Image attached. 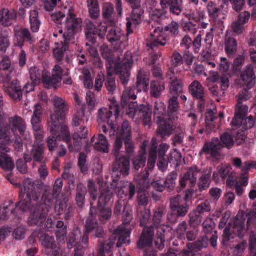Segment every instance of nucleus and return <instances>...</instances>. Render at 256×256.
<instances>
[{
	"instance_id": "nucleus-1",
	"label": "nucleus",
	"mask_w": 256,
	"mask_h": 256,
	"mask_svg": "<svg viewBox=\"0 0 256 256\" xmlns=\"http://www.w3.org/2000/svg\"><path fill=\"white\" fill-rule=\"evenodd\" d=\"M6 120V114H0V151L10 152L9 146L12 143V132L15 136H24L26 125L24 120L17 115L10 118L8 123L4 124Z\"/></svg>"
},
{
	"instance_id": "nucleus-2",
	"label": "nucleus",
	"mask_w": 256,
	"mask_h": 256,
	"mask_svg": "<svg viewBox=\"0 0 256 256\" xmlns=\"http://www.w3.org/2000/svg\"><path fill=\"white\" fill-rule=\"evenodd\" d=\"M44 194L50 195V190L42 182L35 183L30 179H26L24 182V188L20 191L19 197L20 200L16 204V207L24 212L31 210L34 206L32 200L37 201Z\"/></svg>"
},
{
	"instance_id": "nucleus-3",
	"label": "nucleus",
	"mask_w": 256,
	"mask_h": 256,
	"mask_svg": "<svg viewBox=\"0 0 256 256\" xmlns=\"http://www.w3.org/2000/svg\"><path fill=\"white\" fill-rule=\"evenodd\" d=\"M52 20L57 24H63L64 32V38L66 42L75 40V34L81 27L82 20L76 18L72 12L66 14L64 12H59L51 14Z\"/></svg>"
},
{
	"instance_id": "nucleus-4",
	"label": "nucleus",
	"mask_w": 256,
	"mask_h": 256,
	"mask_svg": "<svg viewBox=\"0 0 256 256\" xmlns=\"http://www.w3.org/2000/svg\"><path fill=\"white\" fill-rule=\"evenodd\" d=\"M48 196V194H43L40 202L36 204L32 209L28 219L30 226H42L46 222L52 204V200Z\"/></svg>"
},
{
	"instance_id": "nucleus-5",
	"label": "nucleus",
	"mask_w": 256,
	"mask_h": 256,
	"mask_svg": "<svg viewBox=\"0 0 256 256\" xmlns=\"http://www.w3.org/2000/svg\"><path fill=\"white\" fill-rule=\"evenodd\" d=\"M170 214L168 216V221L172 224H176L178 218L184 217L190 210V206L186 202H182L181 196L176 195L170 199Z\"/></svg>"
},
{
	"instance_id": "nucleus-6",
	"label": "nucleus",
	"mask_w": 256,
	"mask_h": 256,
	"mask_svg": "<svg viewBox=\"0 0 256 256\" xmlns=\"http://www.w3.org/2000/svg\"><path fill=\"white\" fill-rule=\"evenodd\" d=\"M66 118H50V132L53 136L68 142L71 140L70 132L65 121Z\"/></svg>"
},
{
	"instance_id": "nucleus-7",
	"label": "nucleus",
	"mask_w": 256,
	"mask_h": 256,
	"mask_svg": "<svg viewBox=\"0 0 256 256\" xmlns=\"http://www.w3.org/2000/svg\"><path fill=\"white\" fill-rule=\"evenodd\" d=\"M133 64L132 56L130 52H126L122 60L116 66V70L117 74L120 75L122 83L126 85L129 80L130 70Z\"/></svg>"
},
{
	"instance_id": "nucleus-8",
	"label": "nucleus",
	"mask_w": 256,
	"mask_h": 256,
	"mask_svg": "<svg viewBox=\"0 0 256 256\" xmlns=\"http://www.w3.org/2000/svg\"><path fill=\"white\" fill-rule=\"evenodd\" d=\"M168 146L166 144H160L157 152L158 156V168L162 171H164L166 168L168 162H173V158H175L176 166H179L178 161H180L182 159V155L180 153L174 152L170 156L166 155V152L168 148Z\"/></svg>"
},
{
	"instance_id": "nucleus-9",
	"label": "nucleus",
	"mask_w": 256,
	"mask_h": 256,
	"mask_svg": "<svg viewBox=\"0 0 256 256\" xmlns=\"http://www.w3.org/2000/svg\"><path fill=\"white\" fill-rule=\"evenodd\" d=\"M120 150H116V148L114 147L112 152L115 158V160L112 165V172L119 171L123 176H126L130 174V158L126 156H120Z\"/></svg>"
},
{
	"instance_id": "nucleus-10",
	"label": "nucleus",
	"mask_w": 256,
	"mask_h": 256,
	"mask_svg": "<svg viewBox=\"0 0 256 256\" xmlns=\"http://www.w3.org/2000/svg\"><path fill=\"white\" fill-rule=\"evenodd\" d=\"M3 89L5 92L15 102L20 101L22 98V90L17 80H12L7 83H3Z\"/></svg>"
},
{
	"instance_id": "nucleus-11",
	"label": "nucleus",
	"mask_w": 256,
	"mask_h": 256,
	"mask_svg": "<svg viewBox=\"0 0 256 256\" xmlns=\"http://www.w3.org/2000/svg\"><path fill=\"white\" fill-rule=\"evenodd\" d=\"M52 102L55 110L51 112L50 118H66L69 105L66 100L58 96H54Z\"/></svg>"
},
{
	"instance_id": "nucleus-12",
	"label": "nucleus",
	"mask_w": 256,
	"mask_h": 256,
	"mask_svg": "<svg viewBox=\"0 0 256 256\" xmlns=\"http://www.w3.org/2000/svg\"><path fill=\"white\" fill-rule=\"evenodd\" d=\"M132 138V128L129 122L125 120L122 124L120 128L116 133V139L114 146L116 150L122 149L123 146L124 140Z\"/></svg>"
},
{
	"instance_id": "nucleus-13",
	"label": "nucleus",
	"mask_w": 256,
	"mask_h": 256,
	"mask_svg": "<svg viewBox=\"0 0 256 256\" xmlns=\"http://www.w3.org/2000/svg\"><path fill=\"white\" fill-rule=\"evenodd\" d=\"M154 228L153 225L145 226L137 243L138 248L143 249L146 247L151 246L154 240Z\"/></svg>"
},
{
	"instance_id": "nucleus-14",
	"label": "nucleus",
	"mask_w": 256,
	"mask_h": 256,
	"mask_svg": "<svg viewBox=\"0 0 256 256\" xmlns=\"http://www.w3.org/2000/svg\"><path fill=\"white\" fill-rule=\"evenodd\" d=\"M223 148V146L221 144L220 140L216 138L213 139L210 142H206L200 152V155L202 153L210 154L212 158H218L220 156V152Z\"/></svg>"
},
{
	"instance_id": "nucleus-15",
	"label": "nucleus",
	"mask_w": 256,
	"mask_h": 256,
	"mask_svg": "<svg viewBox=\"0 0 256 256\" xmlns=\"http://www.w3.org/2000/svg\"><path fill=\"white\" fill-rule=\"evenodd\" d=\"M14 68L11 66V61L8 58H3L0 63V82L7 83L12 80Z\"/></svg>"
},
{
	"instance_id": "nucleus-16",
	"label": "nucleus",
	"mask_w": 256,
	"mask_h": 256,
	"mask_svg": "<svg viewBox=\"0 0 256 256\" xmlns=\"http://www.w3.org/2000/svg\"><path fill=\"white\" fill-rule=\"evenodd\" d=\"M15 44L19 47H22L25 42H31L32 40L29 30L27 28L16 27L14 29Z\"/></svg>"
},
{
	"instance_id": "nucleus-17",
	"label": "nucleus",
	"mask_w": 256,
	"mask_h": 256,
	"mask_svg": "<svg viewBox=\"0 0 256 256\" xmlns=\"http://www.w3.org/2000/svg\"><path fill=\"white\" fill-rule=\"evenodd\" d=\"M162 8H169L170 12L176 16H179L182 11V0H160Z\"/></svg>"
},
{
	"instance_id": "nucleus-18",
	"label": "nucleus",
	"mask_w": 256,
	"mask_h": 256,
	"mask_svg": "<svg viewBox=\"0 0 256 256\" xmlns=\"http://www.w3.org/2000/svg\"><path fill=\"white\" fill-rule=\"evenodd\" d=\"M30 74L32 84H27L24 86V88L26 90V92L33 90L34 87L40 84L44 73L38 68L34 66L30 68Z\"/></svg>"
},
{
	"instance_id": "nucleus-19",
	"label": "nucleus",
	"mask_w": 256,
	"mask_h": 256,
	"mask_svg": "<svg viewBox=\"0 0 256 256\" xmlns=\"http://www.w3.org/2000/svg\"><path fill=\"white\" fill-rule=\"evenodd\" d=\"M171 119H164L157 121L158 127L156 130L158 136H160L162 139L166 136H170L174 130L170 122L173 121Z\"/></svg>"
},
{
	"instance_id": "nucleus-20",
	"label": "nucleus",
	"mask_w": 256,
	"mask_h": 256,
	"mask_svg": "<svg viewBox=\"0 0 256 256\" xmlns=\"http://www.w3.org/2000/svg\"><path fill=\"white\" fill-rule=\"evenodd\" d=\"M200 173V170L196 167H192L188 169L187 172L184 174L180 180V185L184 188L186 185V182L189 181L191 187L195 186Z\"/></svg>"
},
{
	"instance_id": "nucleus-21",
	"label": "nucleus",
	"mask_w": 256,
	"mask_h": 256,
	"mask_svg": "<svg viewBox=\"0 0 256 256\" xmlns=\"http://www.w3.org/2000/svg\"><path fill=\"white\" fill-rule=\"evenodd\" d=\"M240 77L244 84L248 88H252L256 83V78L252 65L249 64L246 66Z\"/></svg>"
},
{
	"instance_id": "nucleus-22",
	"label": "nucleus",
	"mask_w": 256,
	"mask_h": 256,
	"mask_svg": "<svg viewBox=\"0 0 256 256\" xmlns=\"http://www.w3.org/2000/svg\"><path fill=\"white\" fill-rule=\"evenodd\" d=\"M151 36L154 37L153 42L147 44V46L151 48L158 46V44L162 46L170 45L169 39L163 36V33L159 28L156 29L154 34H152Z\"/></svg>"
},
{
	"instance_id": "nucleus-23",
	"label": "nucleus",
	"mask_w": 256,
	"mask_h": 256,
	"mask_svg": "<svg viewBox=\"0 0 256 256\" xmlns=\"http://www.w3.org/2000/svg\"><path fill=\"white\" fill-rule=\"evenodd\" d=\"M45 147L44 144L36 140L32 147L30 154L34 162L42 163L44 157Z\"/></svg>"
},
{
	"instance_id": "nucleus-24",
	"label": "nucleus",
	"mask_w": 256,
	"mask_h": 256,
	"mask_svg": "<svg viewBox=\"0 0 256 256\" xmlns=\"http://www.w3.org/2000/svg\"><path fill=\"white\" fill-rule=\"evenodd\" d=\"M44 110V108L40 104H37L34 106V110L31 122L33 128L36 131H38L42 128L40 123Z\"/></svg>"
},
{
	"instance_id": "nucleus-25",
	"label": "nucleus",
	"mask_w": 256,
	"mask_h": 256,
	"mask_svg": "<svg viewBox=\"0 0 256 256\" xmlns=\"http://www.w3.org/2000/svg\"><path fill=\"white\" fill-rule=\"evenodd\" d=\"M149 74L144 69H140L137 76L136 87L141 91L142 90L146 92L149 85Z\"/></svg>"
},
{
	"instance_id": "nucleus-26",
	"label": "nucleus",
	"mask_w": 256,
	"mask_h": 256,
	"mask_svg": "<svg viewBox=\"0 0 256 256\" xmlns=\"http://www.w3.org/2000/svg\"><path fill=\"white\" fill-rule=\"evenodd\" d=\"M98 214V210L96 207L90 208L89 216L86 222V230L90 232L94 230V228L100 226L96 218Z\"/></svg>"
},
{
	"instance_id": "nucleus-27",
	"label": "nucleus",
	"mask_w": 256,
	"mask_h": 256,
	"mask_svg": "<svg viewBox=\"0 0 256 256\" xmlns=\"http://www.w3.org/2000/svg\"><path fill=\"white\" fill-rule=\"evenodd\" d=\"M136 115H137L139 118H143L144 124V126H148V128H150L152 112L148 106L142 104L136 107Z\"/></svg>"
},
{
	"instance_id": "nucleus-28",
	"label": "nucleus",
	"mask_w": 256,
	"mask_h": 256,
	"mask_svg": "<svg viewBox=\"0 0 256 256\" xmlns=\"http://www.w3.org/2000/svg\"><path fill=\"white\" fill-rule=\"evenodd\" d=\"M133 11L132 14V22H130L129 19L126 24L127 27V34L128 35L133 32L132 30V22L134 24L137 26L140 24L142 20V16L144 14V11L140 7L138 8H133Z\"/></svg>"
},
{
	"instance_id": "nucleus-29",
	"label": "nucleus",
	"mask_w": 256,
	"mask_h": 256,
	"mask_svg": "<svg viewBox=\"0 0 256 256\" xmlns=\"http://www.w3.org/2000/svg\"><path fill=\"white\" fill-rule=\"evenodd\" d=\"M220 85V86L216 84H210L208 85L209 90L212 96L218 98L223 96L225 91L230 86V80L224 79L222 84Z\"/></svg>"
},
{
	"instance_id": "nucleus-30",
	"label": "nucleus",
	"mask_w": 256,
	"mask_h": 256,
	"mask_svg": "<svg viewBox=\"0 0 256 256\" xmlns=\"http://www.w3.org/2000/svg\"><path fill=\"white\" fill-rule=\"evenodd\" d=\"M188 90L192 96L196 98L204 101V89L198 80H194L189 86Z\"/></svg>"
},
{
	"instance_id": "nucleus-31",
	"label": "nucleus",
	"mask_w": 256,
	"mask_h": 256,
	"mask_svg": "<svg viewBox=\"0 0 256 256\" xmlns=\"http://www.w3.org/2000/svg\"><path fill=\"white\" fill-rule=\"evenodd\" d=\"M116 238V236H114L105 242L101 243L98 256H112L110 250L114 246Z\"/></svg>"
},
{
	"instance_id": "nucleus-32",
	"label": "nucleus",
	"mask_w": 256,
	"mask_h": 256,
	"mask_svg": "<svg viewBox=\"0 0 256 256\" xmlns=\"http://www.w3.org/2000/svg\"><path fill=\"white\" fill-rule=\"evenodd\" d=\"M16 17V12H10L8 9H3L0 11V24L4 26H10L12 24V20Z\"/></svg>"
},
{
	"instance_id": "nucleus-33",
	"label": "nucleus",
	"mask_w": 256,
	"mask_h": 256,
	"mask_svg": "<svg viewBox=\"0 0 256 256\" xmlns=\"http://www.w3.org/2000/svg\"><path fill=\"white\" fill-rule=\"evenodd\" d=\"M114 16L113 5L110 3L104 4L102 8V16L112 26H114L116 24V22L113 20Z\"/></svg>"
},
{
	"instance_id": "nucleus-34",
	"label": "nucleus",
	"mask_w": 256,
	"mask_h": 256,
	"mask_svg": "<svg viewBox=\"0 0 256 256\" xmlns=\"http://www.w3.org/2000/svg\"><path fill=\"white\" fill-rule=\"evenodd\" d=\"M115 234L120 235L118 242L116 244V247L120 248L123 244L130 242V240H128L130 235V232L126 228V227L122 226L114 230Z\"/></svg>"
},
{
	"instance_id": "nucleus-35",
	"label": "nucleus",
	"mask_w": 256,
	"mask_h": 256,
	"mask_svg": "<svg viewBox=\"0 0 256 256\" xmlns=\"http://www.w3.org/2000/svg\"><path fill=\"white\" fill-rule=\"evenodd\" d=\"M170 92L174 96H178L183 92V83L182 80L176 77H170Z\"/></svg>"
},
{
	"instance_id": "nucleus-36",
	"label": "nucleus",
	"mask_w": 256,
	"mask_h": 256,
	"mask_svg": "<svg viewBox=\"0 0 256 256\" xmlns=\"http://www.w3.org/2000/svg\"><path fill=\"white\" fill-rule=\"evenodd\" d=\"M245 220L246 218L244 214H238L234 219L233 228L234 232L237 233L238 236H241L245 230Z\"/></svg>"
},
{
	"instance_id": "nucleus-37",
	"label": "nucleus",
	"mask_w": 256,
	"mask_h": 256,
	"mask_svg": "<svg viewBox=\"0 0 256 256\" xmlns=\"http://www.w3.org/2000/svg\"><path fill=\"white\" fill-rule=\"evenodd\" d=\"M76 200L79 208H83L85 202V196L87 193L86 187L82 184H78L76 188Z\"/></svg>"
},
{
	"instance_id": "nucleus-38",
	"label": "nucleus",
	"mask_w": 256,
	"mask_h": 256,
	"mask_svg": "<svg viewBox=\"0 0 256 256\" xmlns=\"http://www.w3.org/2000/svg\"><path fill=\"white\" fill-rule=\"evenodd\" d=\"M168 106V119L175 120L177 118L176 112L179 108V102L178 101V96H174L169 100Z\"/></svg>"
},
{
	"instance_id": "nucleus-39",
	"label": "nucleus",
	"mask_w": 256,
	"mask_h": 256,
	"mask_svg": "<svg viewBox=\"0 0 256 256\" xmlns=\"http://www.w3.org/2000/svg\"><path fill=\"white\" fill-rule=\"evenodd\" d=\"M226 51L230 57H233L238 50L237 42L235 38L227 35L225 38Z\"/></svg>"
},
{
	"instance_id": "nucleus-40",
	"label": "nucleus",
	"mask_w": 256,
	"mask_h": 256,
	"mask_svg": "<svg viewBox=\"0 0 256 256\" xmlns=\"http://www.w3.org/2000/svg\"><path fill=\"white\" fill-rule=\"evenodd\" d=\"M208 242V237L206 236L200 237L196 242L187 244L186 248L188 249H194V252H198L207 247Z\"/></svg>"
},
{
	"instance_id": "nucleus-41",
	"label": "nucleus",
	"mask_w": 256,
	"mask_h": 256,
	"mask_svg": "<svg viewBox=\"0 0 256 256\" xmlns=\"http://www.w3.org/2000/svg\"><path fill=\"white\" fill-rule=\"evenodd\" d=\"M146 160V153L145 150L140 152L139 154L132 160L133 168L136 171L143 168L145 166Z\"/></svg>"
},
{
	"instance_id": "nucleus-42",
	"label": "nucleus",
	"mask_w": 256,
	"mask_h": 256,
	"mask_svg": "<svg viewBox=\"0 0 256 256\" xmlns=\"http://www.w3.org/2000/svg\"><path fill=\"white\" fill-rule=\"evenodd\" d=\"M166 213V209L164 206L158 207L154 212L152 222L154 227L158 226L163 222Z\"/></svg>"
},
{
	"instance_id": "nucleus-43",
	"label": "nucleus",
	"mask_w": 256,
	"mask_h": 256,
	"mask_svg": "<svg viewBox=\"0 0 256 256\" xmlns=\"http://www.w3.org/2000/svg\"><path fill=\"white\" fill-rule=\"evenodd\" d=\"M88 6L90 18L96 20L100 17V10L98 0H88Z\"/></svg>"
},
{
	"instance_id": "nucleus-44",
	"label": "nucleus",
	"mask_w": 256,
	"mask_h": 256,
	"mask_svg": "<svg viewBox=\"0 0 256 256\" xmlns=\"http://www.w3.org/2000/svg\"><path fill=\"white\" fill-rule=\"evenodd\" d=\"M166 106L162 102H156L154 109V116L156 121L168 119L166 114Z\"/></svg>"
},
{
	"instance_id": "nucleus-45",
	"label": "nucleus",
	"mask_w": 256,
	"mask_h": 256,
	"mask_svg": "<svg viewBox=\"0 0 256 256\" xmlns=\"http://www.w3.org/2000/svg\"><path fill=\"white\" fill-rule=\"evenodd\" d=\"M123 36L124 34L121 29L116 27L109 30L106 38L108 42L113 44L119 42Z\"/></svg>"
},
{
	"instance_id": "nucleus-46",
	"label": "nucleus",
	"mask_w": 256,
	"mask_h": 256,
	"mask_svg": "<svg viewBox=\"0 0 256 256\" xmlns=\"http://www.w3.org/2000/svg\"><path fill=\"white\" fill-rule=\"evenodd\" d=\"M165 89L164 84L157 80L151 82L150 92L151 96L155 98H158L162 92Z\"/></svg>"
},
{
	"instance_id": "nucleus-47",
	"label": "nucleus",
	"mask_w": 256,
	"mask_h": 256,
	"mask_svg": "<svg viewBox=\"0 0 256 256\" xmlns=\"http://www.w3.org/2000/svg\"><path fill=\"white\" fill-rule=\"evenodd\" d=\"M0 155V167L6 172H10L14 168V164L12 158L8 154Z\"/></svg>"
},
{
	"instance_id": "nucleus-48",
	"label": "nucleus",
	"mask_w": 256,
	"mask_h": 256,
	"mask_svg": "<svg viewBox=\"0 0 256 256\" xmlns=\"http://www.w3.org/2000/svg\"><path fill=\"white\" fill-rule=\"evenodd\" d=\"M82 138L80 137V134H74L72 135V142L70 140L67 142L68 145V148L71 152H78L81 149L82 145Z\"/></svg>"
},
{
	"instance_id": "nucleus-49",
	"label": "nucleus",
	"mask_w": 256,
	"mask_h": 256,
	"mask_svg": "<svg viewBox=\"0 0 256 256\" xmlns=\"http://www.w3.org/2000/svg\"><path fill=\"white\" fill-rule=\"evenodd\" d=\"M217 118L214 116V112L212 110H208L206 116V132L208 134H210L212 130L216 128L214 121Z\"/></svg>"
},
{
	"instance_id": "nucleus-50",
	"label": "nucleus",
	"mask_w": 256,
	"mask_h": 256,
	"mask_svg": "<svg viewBox=\"0 0 256 256\" xmlns=\"http://www.w3.org/2000/svg\"><path fill=\"white\" fill-rule=\"evenodd\" d=\"M127 194L124 197L122 196H118V200L116 202L114 209V214L116 215L120 214L122 212L127 210L128 206V201L126 198Z\"/></svg>"
},
{
	"instance_id": "nucleus-51",
	"label": "nucleus",
	"mask_w": 256,
	"mask_h": 256,
	"mask_svg": "<svg viewBox=\"0 0 256 256\" xmlns=\"http://www.w3.org/2000/svg\"><path fill=\"white\" fill-rule=\"evenodd\" d=\"M42 246L47 250L56 248V243L54 236L46 234H42L40 238Z\"/></svg>"
},
{
	"instance_id": "nucleus-52",
	"label": "nucleus",
	"mask_w": 256,
	"mask_h": 256,
	"mask_svg": "<svg viewBox=\"0 0 256 256\" xmlns=\"http://www.w3.org/2000/svg\"><path fill=\"white\" fill-rule=\"evenodd\" d=\"M111 114L106 108H100L98 111V120L100 124L107 122L111 126L112 129H114V126L110 122Z\"/></svg>"
},
{
	"instance_id": "nucleus-53",
	"label": "nucleus",
	"mask_w": 256,
	"mask_h": 256,
	"mask_svg": "<svg viewBox=\"0 0 256 256\" xmlns=\"http://www.w3.org/2000/svg\"><path fill=\"white\" fill-rule=\"evenodd\" d=\"M42 82L48 88L52 87L56 88L60 83L59 80L54 78L52 75L50 76V73L48 72H44L42 76Z\"/></svg>"
},
{
	"instance_id": "nucleus-54",
	"label": "nucleus",
	"mask_w": 256,
	"mask_h": 256,
	"mask_svg": "<svg viewBox=\"0 0 256 256\" xmlns=\"http://www.w3.org/2000/svg\"><path fill=\"white\" fill-rule=\"evenodd\" d=\"M94 148L98 151L108 152L109 150V144L106 137L102 134L98 136V142H96Z\"/></svg>"
},
{
	"instance_id": "nucleus-55",
	"label": "nucleus",
	"mask_w": 256,
	"mask_h": 256,
	"mask_svg": "<svg viewBox=\"0 0 256 256\" xmlns=\"http://www.w3.org/2000/svg\"><path fill=\"white\" fill-rule=\"evenodd\" d=\"M134 88L128 87L126 88L121 97V104L125 106L129 103L130 100H134L136 98V96L134 92Z\"/></svg>"
},
{
	"instance_id": "nucleus-56",
	"label": "nucleus",
	"mask_w": 256,
	"mask_h": 256,
	"mask_svg": "<svg viewBox=\"0 0 256 256\" xmlns=\"http://www.w3.org/2000/svg\"><path fill=\"white\" fill-rule=\"evenodd\" d=\"M100 51L102 58L110 64L114 62V53L112 50L110 49L106 44H103L100 48Z\"/></svg>"
},
{
	"instance_id": "nucleus-57",
	"label": "nucleus",
	"mask_w": 256,
	"mask_h": 256,
	"mask_svg": "<svg viewBox=\"0 0 256 256\" xmlns=\"http://www.w3.org/2000/svg\"><path fill=\"white\" fill-rule=\"evenodd\" d=\"M30 24L31 30L34 32H38L40 28V22L38 20V14L36 10H32L30 13Z\"/></svg>"
},
{
	"instance_id": "nucleus-58",
	"label": "nucleus",
	"mask_w": 256,
	"mask_h": 256,
	"mask_svg": "<svg viewBox=\"0 0 256 256\" xmlns=\"http://www.w3.org/2000/svg\"><path fill=\"white\" fill-rule=\"evenodd\" d=\"M220 142L223 146V148L226 147L228 149H231L234 145V138L231 134L228 132H224L220 136Z\"/></svg>"
},
{
	"instance_id": "nucleus-59",
	"label": "nucleus",
	"mask_w": 256,
	"mask_h": 256,
	"mask_svg": "<svg viewBox=\"0 0 256 256\" xmlns=\"http://www.w3.org/2000/svg\"><path fill=\"white\" fill-rule=\"evenodd\" d=\"M122 114L125 113L130 118H134L136 115L137 104L135 102L127 103L125 106L121 104Z\"/></svg>"
},
{
	"instance_id": "nucleus-60",
	"label": "nucleus",
	"mask_w": 256,
	"mask_h": 256,
	"mask_svg": "<svg viewBox=\"0 0 256 256\" xmlns=\"http://www.w3.org/2000/svg\"><path fill=\"white\" fill-rule=\"evenodd\" d=\"M85 108L82 107L75 114L72 120V126H78L84 124L85 122Z\"/></svg>"
},
{
	"instance_id": "nucleus-61",
	"label": "nucleus",
	"mask_w": 256,
	"mask_h": 256,
	"mask_svg": "<svg viewBox=\"0 0 256 256\" xmlns=\"http://www.w3.org/2000/svg\"><path fill=\"white\" fill-rule=\"evenodd\" d=\"M75 43L74 40L72 41H70L68 43L66 42L64 40V45L62 46L61 48H58L54 50V54L56 58L60 62L64 57V52L66 51L68 46L70 44Z\"/></svg>"
},
{
	"instance_id": "nucleus-62",
	"label": "nucleus",
	"mask_w": 256,
	"mask_h": 256,
	"mask_svg": "<svg viewBox=\"0 0 256 256\" xmlns=\"http://www.w3.org/2000/svg\"><path fill=\"white\" fill-rule=\"evenodd\" d=\"M189 224L190 226L196 227L199 226L202 222V216L198 213L195 210L189 214Z\"/></svg>"
},
{
	"instance_id": "nucleus-63",
	"label": "nucleus",
	"mask_w": 256,
	"mask_h": 256,
	"mask_svg": "<svg viewBox=\"0 0 256 256\" xmlns=\"http://www.w3.org/2000/svg\"><path fill=\"white\" fill-rule=\"evenodd\" d=\"M100 196L98 199V204H106L112 198L113 196V192L108 188L104 189L100 192Z\"/></svg>"
},
{
	"instance_id": "nucleus-64",
	"label": "nucleus",
	"mask_w": 256,
	"mask_h": 256,
	"mask_svg": "<svg viewBox=\"0 0 256 256\" xmlns=\"http://www.w3.org/2000/svg\"><path fill=\"white\" fill-rule=\"evenodd\" d=\"M98 212L100 213L99 220L103 223L109 220L112 218V211L110 208H100Z\"/></svg>"
}]
</instances>
